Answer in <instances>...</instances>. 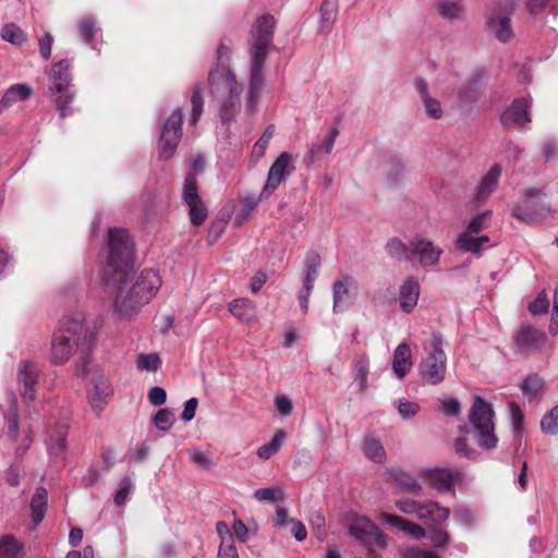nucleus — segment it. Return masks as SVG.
Masks as SVG:
<instances>
[{"label":"nucleus","mask_w":558,"mask_h":558,"mask_svg":"<svg viewBox=\"0 0 558 558\" xmlns=\"http://www.w3.org/2000/svg\"><path fill=\"white\" fill-rule=\"evenodd\" d=\"M284 439L286 433L283 430H277L268 444L257 449V456L263 460H268L280 450Z\"/></svg>","instance_id":"34"},{"label":"nucleus","mask_w":558,"mask_h":558,"mask_svg":"<svg viewBox=\"0 0 558 558\" xmlns=\"http://www.w3.org/2000/svg\"><path fill=\"white\" fill-rule=\"evenodd\" d=\"M398 411L403 418L408 420L415 416L417 407L413 402L400 400L398 402Z\"/></svg>","instance_id":"61"},{"label":"nucleus","mask_w":558,"mask_h":558,"mask_svg":"<svg viewBox=\"0 0 558 558\" xmlns=\"http://www.w3.org/2000/svg\"><path fill=\"white\" fill-rule=\"evenodd\" d=\"M368 359L363 356L360 357L354 363V384L356 385L359 391H365L368 387L367 377H368Z\"/></svg>","instance_id":"36"},{"label":"nucleus","mask_w":558,"mask_h":558,"mask_svg":"<svg viewBox=\"0 0 558 558\" xmlns=\"http://www.w3.org/2000/svg\"><path fill=\"white\" fill-rule=\"evenodd\" d=\"M549 308V300L545 293H539L536 299L529 304V310L532 314L547 313Z\"/></svg>","instance_id":"55"},{"label":"nucleus","mask_w":558,"mask_h":558,"mask_svg":"<svg viewBox=\"0 0 558 558\" xmlns=\"http://www.w3.org/2000/svg\"><path fill=\"white\" fill-rule=\"evenodd\" d=\"M363 451L365 456L376 463H383L386 458V451L381 442L373 436H367L364 440Z\"/></svg>","instance_id":"32"},{"label":"nucleus","mask_w":558,"mask_h":558,"mask_svg":"<svg viewBox=\"0 0 558 558\" xmlns=\"http://www.w3.org/2000/svg\"><path fill=\"white\" fill-rule=\"evenodd\" d=\"M385 251L393 259L410 260L418 252V244L411 241V247H408L400 239L392 238L386 243Z\"/></svg>","instance_id":"21"},{"label":"nucleus","mask_w":558,"mask_h":558,"mask_svg":"<svg viewBox=\"0 0 558 558\" xmlns=\"http://www.w3.org/2000/svg\"><path fill=\"white\" fill-rule=\"evenodd\" d=\"M546 341V335L532 326L523 327L515 337V343L523 352H535L542 349Z\"/></svg>","instance_id":"17"},{"label":"nucleus","mask_w":558,"mask_h":558,"mask_svg":"<svg viewBox=\"0 0 558 558\" xmlns=\"http://www.w3.org/2000/svg\"><path fill=\"white\" fill-rule=\"evenodd\" d=\"M95 338V332L84 325L82 315L76 314L64 318L52 335L51 363L63 364L71 357L75 349H80L82 363L75 368V375L84 376L88 363L87 352L90 350Z\"/></svg>","instance_id":"2"},{"label":"nucleus","mask_w":558,"mask_h":558,"mask_svg":"<svg viewBox=\"0 0 558 558\" xmlns=\"http://www.w3.org/2000/svg\"><path fill=\"white\" fill-rule=\"evenodd\" d=\"M32 93L33 89L28 84L20 83L12 85L0 99V113L15 102L28 99L32 96Z\"/></svg>","instance_id":"20"},{"label":"nucleus","mask_w":558,"mask_h":558,"mask_svg":"<svg viewBox=\"0 0 558 558\" xmlns=\"http://www.w3.org/2000/svg\"><path fill=\"white\" fill-rule=\"evenodd\" d=\"M230 49L220 45L217 49L218 63L209 73L210 95L219 106V116L223 123L231 121L241 110L243 86L228 66Z\"/></svg>","instance_id":"3"},{"label":"nucleus","mask_w":558,"mask_h":558,"mask_svg":"<svg viewBox=\"0 0 558 558\" xmlns=\"http://www.w3.org/2000/svg\"><path fill=\"white\" fill-rule=\"evenodd\" d=\"M454 452L465 459H475L476 451L468 445V438L464 435H460L453 442Z\"/></svg>","instance_id":"52"},{"label":"nucleus","mask_w":558,"mask_h":558,"mask_svg":"<svg viewBox=\"0 0 558 558\" xmlns=\"http://www.w3.org/2000/svg\"><path fill=\"white\" fill-rule=\"evenodd\" d=\"M275 404L277 410L283 415L288 416L291 414L293 405L291 400L286 396H277L275 398Z\"/></svg>","instance_id":"63"},{"label":"nucleus","mask_w":558,"mask_h":558,"mask_svg":"<svg viewBox=\"0 0 558 558\" xmlns=\"http://www.w3.org/2000/svg\"><path fill=\"white\" fill-rule=\"evenodd\" d=\"M159 364H160V360H159L158 354H156V353L141 354L137 357V362H136L137 368L141 371H146V372L157 371V368L159 367Z\"/></svg>","instance_id":"51"},{"label":"nucleus","mask_w":558,"mask_h":558,"mask_svg":"<svg viewBox=\"0 0 558 558\" xmlns=\"http://www.w3.org/2000/svg\"><path fill=\"white\" fill-rule=\"evenodd\" d=\"M440 411L446 416H458L461 411V404L456 398L444 399L440 401Z\"/></svg>","instance_id":"53"},{"label":"nucleus","mask_w":558,"mask_h":558,"mask_svg":"<svg viewBox=\"0 0 558 558\" xmlns=\"http://www.w3.org/2000/svg\"><path fill=\"white\" fill-rule=\"evenodd\" d=\"M380 520L386 524L395 526L399 531L407 532L415 537L418 535V525L417 524L409 522L396 514H390V513L384 512L380 514Z\"/></svg>","instance_id":"33"},{"label":"nucleus","mask_w":558,"mask_h":558,"mask_svg":"<svg viewBox=\"0 0 558 558\" xmlns=\"http://www.w3.org/2000/svg\"><path fill=\"white\" fill-rule=\"evenodd\" d=\"M228 308L242 323H250L256 317V306L246 298L233 300Z\"/></svg>","instance_id":"23"},{"label":"nucleus","mask_w":558,"mask_h":558,"mask_svg":"<svg viewBox=\"0 0 558 558\" xmlns=\"http://www.w3.org/2000/svg\"><path fill=\"white\" fill-rule=\"evenodd\" d=\"M274 133H275V126L271 124L268 125L266 128V130L264 131V133L262 134V136L259 137V140L255 143V145L253 147V150H252L253 157H255L256 159H259L265 155V151L270 143V140L274 136Z\"/></svg>","instance_id":"45"},{"label":"nucleus","mask_w":558,"mask_h":558,"mask_svg":"<svg viewBox=\"0 0 558 558\" xmlns=\"http://www.w3.org/2000/svg\"><path fill=\"white\" fill-rule=\"evenodd\" d=\"M111 395L112 387L106 378L98 377L94 379L93 387L88 390V398L90 408L96 415L102 412Z\"/></svg>","instance_id":"16"},{"label":"nucleus","mask_w":558,"mask_h":558,"mask_svg":"<svg viewBox=\"0 0 558 558\" xmlns=\"http://www.w3.org/2000/svg\"><path fill=\"white\" fill-rule=\"evenodd\" d=\"M426 94V85L421 81V97L423 98L424 108L426 113L433 119H439L442 114V109L440 102L430 97H425Z\"/></svg>","instance_id":"47"},{"label":"nucleus","mask_w":558,"mask_h":558,"mask_svg":"<svg viewBox=\"0 0 558 558\" xmlns=\"http://www.w3.org/2000/svg\"><path fill=\"white\" fill-rule=\"evenodd\" d=\"M71 82L69 64L65 61L56 63L51 70V87L50 90L58 94L64 92Z\"/></svg>","instance_id":"24"},{"label":"nucleus","mask_w":558,"mask_h":558,"mask_svg":"<svg viewBox=\"0 0 558 558\" xmlns=\"http://www.w3.org/2000/svg\"><path fill=\"white\" fill-rule=\"evenodd\" d=\"M294 170L295 167L293 165V158L291 154L287 151L281 153L268 171L267 180L262 194L270 195L283 180H286L294 172Z\"/></svg>","instance_id":"12"},{"label":"nucleus","mask_w":558,"mask_h":558,"mask_svg":"<svg viewBox=\"0 0 558 558\" xmlns=\"http://www.w3.org/2000/svg\"><path fill=\"white\" fill-rule=\"evenodd\" d=\"M417 281L410 277L400 288V305L405 312H411L417 304Z\"/></svg>","instance_id":"26"},{"label":"nucleus","mask_w":558,"mask_h":558,"mask_svg":"<svg viewBox=\"0 0 558 558\" xmlns=\"http://www.w3.org/2000/svg\"><path fill=\"white\" fill-rule=\"evenodd\" d=\"M0 558H24V546L15 536H0Z\"/></svg>","instance_id":"27"},{"label":"nucleus","mask_w":558,"mask_h":558,"mask_svg":"<svg viewBox=\"0 0 558 558\" xmlns=\"http://www.w3.org/2000/svg\"><path fill=\"white\" fill-rule=\"evenodd\" d=\"M549 215V207L542 198V189L526 187L522 198L512 208V216L525 223H534Z\"/></svg>","instance_id":"8"},{"label":"nucleus","mask_w":558,"mask_h":558,"mask_svg":"<svg viewBox=\"0 0 558 558\" xmlns=\"http://www.w3.org/2000/svg\"><path fill=\"white\" fill-rule=\"evenodd\" d=\"M134 488V483L130 476H124L119 482V489L117 490L113 501L114 505L121 507L125 505L129 499L130 494Z\"/></svg>","instance_id":"44"},{"label":"nucleus","mask_w":558,"mask_h":558,"mask_svg":"<svg viewBox=\"0 0 558 558\" xmlns=\"http://www.w3.org/2000/svg\"><path fill=\"white\" fill-rule=\"evenodd\" d=\"M441 250L435 248L430 242L421 240V266H433L439 260Z\"/></svg>","instance_id":"41"},{"label":"nucleus","mask_w":558,"mask_h":558,"mask_svg":"<svg viewBox=\"0 0 558 558\" xmlns=\"http://www.w3.org/2000/svg\"><path fill=\"white\" fill-rule=\"evenodd\" d=\"M421 480L424 485L438 493H450L461 483L463 474L458 469L428 468L421 470Z\"/></svg>","instance_id":"10"},{"label":"nucleus","mask_w":558,"mask_h":558,"mask_svg":"<svg viewBox=\"0 0 558 558\" xmlns=\"http://www.w3.org/2000/svg\"><path fill=\"white\" fill-rule=\"evenodd\" d=\"M311 523L314 530V533L317 538L324 539L326 536L325 531V518L320 512H313L311 515Z\"/></svg>","instance_id":"56"},{"label":"nucleus","mask_w":558,"mask_h":558,"mask_svg":"<svg viewBox=\"0 0 558 558\" xmlns=\"http://www.w3.org/2000/svg\"><path fill=\"white\" fill-rule=\"evenodd\" d=\"M541 429L547 435H558V405L546 413L541 421Z\"/></svg>","instance_id":"43"},{"label":"nucleus","mask_w":558,"mask_h":558,"mask_svg":"<svg viewBox=\"0 0 558 558\" xmlns=\"http://www.w3.org/2000/svg\"><path fill=\"white\" fill-rule=\"evenodd\" d=\"M191 107L189 122L194 126L198 122L204 109V98L202 96V88L199 85H194L192 88Z\"/></svg>","instance_id":"35"},{"label":"nucleus","mask_w":558,"mask_h":558,"mask_svg":"<svg viewBox=\"0 0 558 558\" xmlns=\"http://www.w3.org/2000/svg\"><path fill=\"white\" fill-rule=\"evenodd\" d=\"M469 421L477 435V444L484 450L497 446L495 435L494 410L490 403L477 397L469 413Z\"/></svg>","instance_id":"6"},{"label":"nucleus","mask_w":558,"mask_h":558,"mask_svg":"<svg viewBox=\"0 0 558 558\" xmlns=\"http://www.w3.org/2000/svg\"><path fill=\"white\" fill-rule=\"evenodd\" d=\"M438 14L448 21L462 16L464 10L460 0H436Z\"/></svg>","instance_id":"28"},{"label":"nucleus","mask_w":558,"mask_h":558,"mask_svg":"<svg viewBox=\"0 0 558 558\" xmlns=\"http://www.w3.org/2000/svg\"><path fill=\"white\" fill-rule=\"evenodd\" d=\"M47 490L43 487L37 488L31 502L32 508V519L35 524H38L43 521L46 514L47 509Z\"/></svg>","instance_id":"29"},{"label":"nucleus","mask_w":558,"mask_h":558,"mask_svg":"<svg viewBox=\"0 0 558 558\" xmlns=\"http://www.w3.org/2000/svg\"><path fill=\"white\" fill-rule=\"evenodd\" d=\"M108 259L105 284L112 310L119 319L133 318L161 287L157 271L145 269L140 275L132 271L133 243L126 230L111 228L108 232Z\"/></svg>","instance_id":"1"},{"label":"nucleus","mask_w":558,"mask_h":558,"mask_svg":"<svg viewBox=\"0 0 558 558\" xmlns=\"http://www.w3.org/2000/svg\"><path fill=\"white\" fill-rule=\"evenodd\" d=\"M405 174L404 166L399 161H391L390 169L388 172V181L391 184H396L399 179H403Z\"/></svg>","instance_id":"58"},{"label":"nucleus","mask_w":558,"mask_h":558,"mask_svg":"<svg viewBox=\"0 0 558 558\" xmlns=\"http://www.w3.org/2000/svg\"><path fill=\"white\" fill-rule=\"evenodd\" d=\"M502 173L500 165H493L489 170L481 179L476 187L475 201L477 203H484L488 199L490 194L497 189L499 180Z\"/></svg>","instance_id":"18"},{"label":"nucleus","mask_w":558,"mask_h":558,"mask_svg":"<svg viewBox=\"0 0 558 558\" xmlns=\"http://www.w3.org/2000/svg\"><path fill=\"white\" fill-rule=\"evenodd\" d=\"M198 404V400L196 398H191L184 403V409L181 414V418L184 422H190L195 416V411Z\"/></svg>","instance_id":"62"},{"label":"nucleus","mask_w":558,"mask_h":558,"mask_svg":"<svg viewBox=\"0 0 558 558\" xmlns=\"http://www.w3.org/2000/svg\"><path fill=\"white\" fill-rule=\"evenodd\" d=\"M356 287L354 280L344 277L333 283V311H342L350 300V292Z\"/></svg>","instance_id":"22"},{"label":"nucleus","mask_w":558,"mask_h":558,"mask_svg":"<svg viewBox=\"0 0 558 558\" xmlns=\"http://www.w3.org/2000/svg\"><path fill=\"white\" fill-rule=\"evenodd\" d=\"M74 94H68L63 97L59 96L56 98V102L58 109L60 111V117L64 118L72 114V109L70 108L71 102L73 101Z\"/></svg>","instance_id":"59"},{"label":"nucleus","mask_w":558,"mask_h":558,"mask_svg":"<svg viewBox=\"0 0 558 558\" xmlns=\"http://www.w3.org/2000/svg\"><path fill=\"white\" fill-rule=\"evenodd\" d=\"M182 112L175 109L166 120L158 142L159 158L169 160L175 154L177 147L182 138Z\"/></svg>","instance_id":"9"},{"label":"nucleus","mask_w":558,"mask_h":558,"mask_svg":"<svg viewBox=\"0 0 558 558\" xmlns=\"http://www.w3.org/2000/svg\"><path fill=\"white\" fill-rule=\"evenodd\" d=\"M492 215V210H484L483 213L477 214L470 220L465 231L477 234L482 230L486 229L487 221L490 219Z\"/></svg>","instance_id":"50"},{"label":"nucleus","mask_w":558,"mask_h":558,"mask_svg":"<svg viewBox=\"0 0 558 558\" xmlns=\"http://www.w3.org/2000/svg\"><path fill=\"white\" fill-rule=\"evenodd\" d=\"M276 31V20L270 14H264L253 25V35H272Z\"/></svg>","instance_id":"42"},{"label":"nucleus","mask_w":558,"mask_h":558,"mask_svg":"<svg viewBox=\"0 0 558 558\" xmlns=\"http://www.w3.org/2000/svg\"><path fill=\"white\" fill-rule=\"evenodd\" d=\"M529 107L530 104L525 98L515 99L501 114L500 121L504 126H523L529 123Z\"/></svg>","instance_id":"15"},{"label":"nucleus","mask_w":558,"mask_h":558,"mask_svg":"<svg viewBox=\"0 0 558 558\" xmlns=\"http://www.w3.org/2000/svg\"><path fill=\"white\" fill-rule=\"evenodd\" d=\"M232 530H233V533H234L235 537L240 542H242V543L247 542V539H248V529H247V526L245 525V523L242 520L235 519L234 522H233Z\"/></svg>","instance_id":"64"},{"label":"nucleus","mask_w":558,"mask_h":558,"mask_svg":"<svg viewBox=\"0 0 558 558\" xmlns=\"http://www.w3.org/2000/svg\"><path fill=\"white\" fill-rule=\"evenodd\" d=\"M41 373L40 366L32 361H22L17 366V380L21 385V393L24 401H34L36 398V385Z\"/></svg>","instance_id":"14"},{"label":"nucleus","mask_w":558,"mask_h":558,"mask_svg":"<svg viewBox=\"0 0 558 558\" xmlns=\"http://www.w3.org/2000/svg\"><path fill=\"white\" fill-rule=\"evenodd\" d=\"M349 531L352 536L364 543H372L383 548L387 546V538L383 531L366 517L353 518Z\"/></svg>","instance_id":"13"},{"label":"nucleus","mask_w":558,"mask_h":558,"mask_svg":"<svg viewBox=\"0 0 558 558\" xmlns=\"http://www.w3.org/2000/svg\"><path fill=\"white\" fill-rule=\"evenodd\" d=\"M449 509L441 507L436 501L421 504V541L423 545H432L436 548L448 544V534L442 524L449 517Z\"/></svg>","instance_id":"4"},{"label":"nucleus","mask_w":558,"mask_h":558,"mask_svg":"<svg viewBox=\"0 0 558 558\" xmlns=\"http://www.w3.org/2000/svg\"><path fill=\"white\" fill-rule=\"evenodd\" d=\"M148 400L153 405L160 407L167 400V392L161 387H153L148 392Z\"/></svg>","instance_id":"60"},{"label":"nucleus","mask_w":558,"mask_h":558,"mask_svg":"<svg viewBox=\"0 0 558 558\" xmlns=\"http://www.w3.org/2000/svg\"><path fill=\"white\" fill-rule=\"evenodd\" d=\"M544 386V380L538 375H530L520 385L524 396L533 399L539 395Z\"/></svg>","instance_id":"39"},{"label":"nucleus","mask_w":558,"mask_h":558,"mask_svg":"<svg viewBox=\"0 0 558 558\" xmlns=\"http://www.w3.org/2000/svg\"><path fill=\"white\" fill-rule=\"evenodd\" d=\"M487 32L500 36L512 35L511 19L506 14L493 15L486 23Z\"/></svg>","instance_id":"31"},{"label":"nucleus","mask_w":558,"mask_h":558,"mask_svg":"<svg viewBox=\"0 0 558 558\" xmlns=\"http://www.w3.org/2000/svg\"><path fill=\"white\" fill-rule=\"evenodd\" d=\"M270 37H257L251 44V72L247 106L254 109L264 88V63L268 56Z\"/></svg>","instance_id":"7"},{"label":"nucleus","mask_w":558,"mask_h":558,"mask_svg":"<svg viewBox=\"0 0 558 558\" xmlns=\"http://www.w3.org/2000/svg\"><path fill=\"white\" fill-rule=\"evenodd\" d=\"M386 473L389 476V478L393 480L395 483L401 488H413L416 484L415 477L410 473L405 472L404 470H402L401 468H389L386 470Z\"/></svg>","instance_id":"37"},{"label":"nucleus","mask_w":558,"mask_h":558,"mask_svg":"<svg viewBox=\"0 0 558 558\" xmlns=\"http://www.w3.org/2000/svg\"><path fill=\"white\" fill-rule=\"evenodd\" d=\"M182 198L187 206L191 223L195 227L202 226L208 217V209L198 194L194 173H187L184 179Z\"/></svg>","instance_id":"11"},{"label":"nucleus","mask_w":558,"mask_h":558,"mask_svg":"<svg viewBox=\"0 0 558 558\" xmlns=\"http://www.w3.org/2000/svg\"><path fill=\"white\" fill-rule=\"evenodd\" d=\"M284 494L280 487H265L254 492V498L258 501L276 502L282 500Z\"/></svg>","instance_id":"49"},{"label":"nucleus","mask_w":558,"mask_h":558,"mask_svg":"<svg viewBox=\"0 0 558 558\" xmlns=\"http://www.w3.org/2000/svg\"><path fill=\"white\" fill-rule=\"evenodd\" d=\"M338 13L337 0H324L320 5V24L325 31L327 26L333 23Z\"/></svg>","instance_id":"40"},{"label":"nucleus","mask_w":558,"mask_h":558,"mask_svg":"<svg viewBox=\"0 0 558 558\" xmlns=\"http://www.w3.org/2000/svg\"><path fill=\"white\" fill-rule=\"evenodd\" d=\"M339 135V129L338 126H332L323 142L319 143H313L310 147L308 154L304 158V162L306 166H311L316 160H318L324 154L329 155L332 151L336 138Z\"/></svg>","instance_id":"19"},{"label":"nucleus","mask_w":558,"mask_h":558,"mask_svg":"<svg viewBox=\"0 0 558 558\" xmlns=\"http://www.w3.org/2000/svg\"><path fill=\"white\" fill-rule=\"evenodd\" d=\"M217 558H239L238 549L233 543V539L221 542Z\"/></svg>","instance_id":"57"},{"label":"nucleus","mask_w":558,"mask_h":558,"mask_svg":"<svg viewBox=\"0 0 558 558\" xmlns=\"http://www.w3.org/2000/svg\"><path fill=\"white\" fill-rule=\"evenodd\" d=\"M411 350L407 343H400L395 350L392 369L397 377L402 378L411 368Z\"/></svg>","instance_id":"25"},{"label":"nucleus","mask_w":558,"mask_h":558,"mask_svg":"<svg viewBox=\"0 0 558 558\" xmlns=\"http://www.w3.org/2000/svg\"><path fill=\"white\" fill-rule=\"evenodd\" d=\"M511 423L515 437H521L523 432V413L517 404H511Z\"/></svg>","instance_id":"54"},{"label":"nucleus","mask_w":558,"mask_h":558,"mask_svg":"<svg viewBox=\"0 0 558 558\" xmlns=\"http://www.w3.org/2000/svg\"><path fill=\"white\" fill-rule=\"evenodd\" d=\"M442 337L433 332L424 340L425 357L421 364V384L438 385L447 372V356L442 348Z\"/></svg>","instance_id":"5"},{"label":"nucleus","mask_w":558,"mask_h":558,"mask_svg":"<svg viewBox=\"0 0 558 558\" xmlns=\"http://www.w3.org/2000/svg\"><path fill=\"white\" fill-rule=\"evenodd\" d=\"M66 426L62 425L54 433L49 435L47 440L49 451L58 456L66 448Z\"/></svg>","instance_id":"38"},{"label":"nucleus","mask_w":558,"mask_h":558,"mask_svg":"<svg viewBox=\"0 0 558 558\" xmlns=\"http://www.w3.org/2000/svg\"><path fill=\"white\" fill-rule=\"evenodd\" d=\"M153 423L159 430L166 432L173 425L174 414L168 408L160 409L153 417Z\"/></svg>","instance_id":"48"},{"label":"nucleus","mask_w":558,"mask_h":558,"mask_svg":"<svg viewBox=\"0 0 558 558\" xmlns=\"http://www.w3.org/2000/svg\"><path fill=\"white\" fill-rule=\"evenodd\" d=\"M457 247L464 252L470 253H478L481 252L477 236L474 233H469L468 231H463L458 240H457Z\"/></svg>","instance_id":"46"},{"label":"nucleus","mask_w":558,"mask_h":558,"mask_svg":"<svg viewBox=\"0 0 558 558\" xmlns=\"http://www.w3.org/2000/svg\"><path fill=\"white\" fill-rule=\"evenodd\" d=\"M320 256L316 252H308L304 263L303 284L314 286L320 268Z\"/></svg>","instance_id":"30"}]
</instances>
